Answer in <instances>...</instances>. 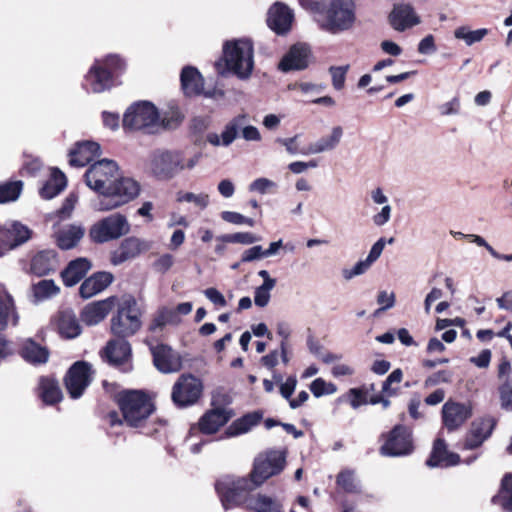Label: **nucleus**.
I'll list each match as a JSON object with an SVG mask.
<instances>
[{
    "mask_svg": "<svg viewBox=\"0 0 512 512\" xmlns=\"http://www.w3.org/2000/svg\"><path fill=\"white\" fill-rule=\"evenodd\" d=\"M353 0H323V6L315 16L318 27L330 34H339L351 29L355 22Z\"/></svg>",
    "mask_w": 512,
    "mask_h": 512,
    "instance_id": "obj_1",
    "label": "nucleus"
},
{
    "mask_svg": "<svg viewBox=\"0 0 512 512\" xmlns=\"http://www.w3.org/2000/svg\"><path fill=\"white\" fill-rule=\"evenodd\" d=\"M223 60L229 72L240 79H248L254 67V49L249 39L227 41L223 46Z\"/></svg>",
    "mask_w": 512,
    "mask_h": 512,
    "instance_id": "obj_2",
    "label": "nucleus"
},
{
    "mask_svg": "<svg viewBox=\"0 0 512 512\" xmlns=\"http://www.w3.org/2000/svg\"><path fill=\"white\" fill-rule=\"evenodd\" d=\"M173 125L164 118L160 120L157 108L150 102L142 101L130 106L123 117V127L129 130H141L151 134L161 127Z\"/></svg>",
    "mask_w": 512,
    "mask_h": 512,
    "instance_id": "obj_3",
    "label": "nucleus"
},
{
    "mask_svg": "<svg viewBox=\"0 0 512 512\" xmlns=\"http://www.w3.org/2000/svg\"><path fill=\"white\" fill-rule=\"evenodd\" d=\"M250 476L234 477L224 476L216 484L217 493L225 510L234 506L247 507V501L252 496L249 493L259 487Z\"/></svg>",
    "mask_w": 512,
    "mask_h": 512,
    "instance_id": "obj_4",
    "label": "nucleus"
},
{
    "mask_svg": "<svg viewBox=\"0 0 512 512\" xmlns=\"http://www.w3.org/2000/svg\"><path fill=\"white\" fill-rule=\"evenodd\" d=\"M124 422L130 427L142 426L154 412L152 400L142 391H125L119 397Z\"/></svg>",
    "mask_w": 512,
    "mask_h": 512,
    "instance_id": "obj_5",
    "label": "nucleus"
},
{
    "mask_svg": "<svg viewBox=\"0 0 512 512\" xmlns=\"http://www.w3.org/2000/svg\"><path fill=\"white\" fill-rule=\"evenodd\" d=\"M240 133L246 141L261 140L258 128L248 124L247 115L240 114L225 124L221 134L209 132L206 135V141L214 147H228L238 138Z\"/></svg>",
    "mask_w": 512,
    "mask_h": 512,
    "instance_id": "obj_6",
    "label": "nucleus"
},
{
    "mask_svg": "<svg viewBox=\"0 0 512 512\" xmlns=\"http://www.w3.org/2000/svg\"><path fill=\"white\" fill-rule=\"evenodd\" d=\"M109 191L104 197H97L92 202L94 210L105 212L114 210L138 196L140 186L138 182L129 177H122L119 173V178L110 187Z\"/></svg>",
    "mask_w": 512,
    "mask_h": 512,
    "instance_id": "obj_7",
    "label": "nucleus"
},
{
    "mask_svg": "<svg viewBox=\"0 0 512 512\" xmlns=\"http://www.w3.org/2000/svg\"><path fill=\"white\" fill-rule=\"evenodd\" d=\"M140 316L136 299L132 296L123 297L116 314L110 320L112 334L122 339L133 336L141 328Z\"/></svg>",
    "mask_w": 512,
    "mask_h": 512,
    "instance_id": "obj_8",
    "label": "nucleus"
},
{
    "mask_svg": "<svg viewBox=\"0 0 512 512\" xmlns=\"http://www.w3.org/2000/svg\"><path fill=\"white\" fill-rule=\"evenodd\" d=\"M131 230L127 217L121 213L110 214L95 222L89 230V237L94 243L103 244L118 240Z\"/></svg>",
    "mask_w": 512,
    "mask_h": 512,
    "instance_id": "obj_9",
    "label": "nucleus"
},
{
    "mask_svg": "<svg viewBox=\"0 0 512 512\" xmlns=\"http://www.w3.org/2000/svg\"><path fill=\"white\" fill-rule=\"evenodd\" d=\"M119 167L116 162L102 159L93 163L86 171L84 177L87 186L104 197L115 179L119 178Z\"/></svg>",
    "mask_w": 512,
    "mask_h": 512,
    "instance_id": "obj_10",
    "label": "nucleus"
},
{
    "mask_svg": "<svg viewBox=\"0 0 512 512\" xmlns=\"http://www.w3.org/2000/svg\"><path fill=\"white\" fill-rule=\"evenodd\" d=\"M286 453L280 450H270L259 455L254 460L253 469L249 476L256 485H262L267 479L278 475L285 467Z\"/></svg>",
    "mask_w": 512,
    "mask_h": 512,
    "instance_id": "obj_11",
    "label": "nucleus"
},
{
    "mask_svg": "<svg viewBox=\"0 0 512 512\" xmlns=\"http://www.w3.org/2000/svg\"><path fill=\"white\" fill-rule=\"evenodd\" d=\"M150 169L159 178H172L185 169L184 155L180 151H156L151 156Z\"/></svg>",
    "mask_w": 512,
    "mask_h": 512,
    "instance_id": "obj_12",
    "label": "nucleus"
},
{
    "mask_svg": "<svg viewBox=\"0 0 512 512\" xmlns=\"http://www.w3.org/2000/svg\"><path fill=\"white\" fill-rule=\"evenodd\" d=\"M202 390L200 379L191 374L181 375L173 385L171 398L176 406L188 407L198 401Z\"/></svg>",
    "mask_w": 512,
    "mask_h": 512,
    "instance_id": "obj_13",
    "label": "nucleus"
},
{
    "mask_svg": "<svg viewBox=\"0 0 512 512\" xmlns=\"http://www.w3.org/2000/svg\"><path fill=\"white\" fill-rule=\"evenodd\" d=\"M92 366L84 361L74 363L65 377V385L71 398L81 397L93 377Z\"/></svg>",
    "mask_w": 512,
    "mask_h": 512,
    "instance_id": "obj_14",
    "label": "nucleus"
},
{
    "mask_svg": "<svg viewBox=\"0 0 512 512\" xmlns=\"http://www.w3.org/2000/svg\"><path fill=\"white\" fill-rule=\"evenodd\" d=\"M413 450L411 432L403 426H395L389 433L380 452L384 456L398 457L408 455Z\"/></svg>",
    "mask_w": 512,
    "mask_h": 512,
    "instance_id": "obj_15",
    "label": "nucleus"
},
{
    "mask_svg": "<svg viewBox=\"0 0 512 512\" xmlns=\"http://www.w3.org/2000/svg\"><path fill=\"white\" fill-rule=\"evenodd\" d=\"M31 232L20 222L10 221L0 228V256L29 240Z\"/></svg>",
    "mask_w": 512,
    "mask_h": 512,
    "instance_id": "obj_16",
    "label": "nucleus"
},
{
    "mask_svg": "<svg viewBox=\"0 0 512 512\" xmlns=\"http://www.w3.org/2000/svg\"><path fill=\"white\" fill-rule=\"evenodd\" d=\"M472 416V406L449 400L442 406V421L445 428L454 431Z\"/></svg>",
    "mask_w": 512,
    "mask_h": 512,
    "instance_id": "obj_17",
    "label": "nucleus"
},
{
    "mask_svg": "<svg viewBox=\"0 0 512 512\" xmlns=\"http://www.w3.org/2000/svg\"><path fill=\"white\" fill-rule=\"evenodd\" d=\"M153 356L155 367L162 373L176 372L181 368V359L169 346L164 344L153 345L147 340Z\"/></svg>",
    "mask_w": 512,
    "mask_h": 512,
    "instance_id": "obj_18",
    "label": "nucleus"
},
{
    "mask_svg": "<svg viewBox=\"0 0 512 512\" xmlns=\"http://www.w3.org/2000/svg\"><path fill=\"white\" fill-rule=\"evenodd\" d=\"M496 425L492 417H484L472 422L470 432L464 442L465 449H475L490 437Z\"/></svg>",
    "mask_w": 512,
    "mask_h": 512,
    "instance_id": "obj_19",
    "label": "nucleus"
},
{
    "mask_svg": "<svg viewBox=\"0 0 512 512\" xmlns=\"http://www.w3.org/2000/svg\"><path fill=\"white\" fill-rule=\"evenodd\" d=\"M148 249L149 245L144 240L137 237H128L121 242L117 250L112 252L110 260L116 266L139 256Z\"/></svg>",
    "mask_w": 512,
    "mask_h": 512,
    "instance_id": "obj_20",
    "label": "nucleus"
},
{
    "mask_svg": "<svg viewBox=\"0 0 512 512\" xmlns=\"http://www.w3.org/2000/svg\"><path fill=\"white\" fill-rule=\"evenodd\" d=\"M116 297H108L86 305L81 312V320L88 326H94L103 321L115 306Z\"/></svg>",
    "mask_w": 512,
    "mask_h": 512,
    "instance_id": "obj_21",
    "label": "nucleus"
},
{
    "mask_svg": "<svg viewBox=\"0 0 512 512\" xmlns=\"http://www.w3.org/2000/svg\"><path fill=\"white\" fill-rule=\"evenodd\" d=\"M113 84L111 73L105 70L102 62L96 60L85 76V87L93 93H101L109 89Z\"/></svg>",
    "mask_w": 512,
    "mask_h": 512,
    "instance_id": "obj_22",
    "label": "nucleus"
},
{
    "mask_svg": "<svg viewBox=\"0 0 512 512\" xmlns=\"http://www.w3.org/2000/svg\"><path fill=\"white\" fill-rule=\"evenodd\" d=\"M309 56L310 49L306 44L293 45L282 58L279 68L284 72L305 69L308 66Z\"/></svg>",
    "mask_w": 512,
    "mask_h": 512,
    "instance_id": "obj_23",
    "label": "nucleus"
},
{
    "mask_svg": "<svg viewBox=\"0 0 512 512\" xmlns=\"http://www.w3.org/2000/svg\"><path fill=\"white\" fill-rule=\"evenodd\" d=\"M343 134L344 130L341 126H333L328 135L323 136L314 143L308 145L303 151H301V154L314 155L333 151L340 144Z\"/></svg>",
    "mask_w": 512,
    "mask_h": 512,
    "instance_id": "obj_24",
    "label": "nucleus"
},
{
    "mask_svg": "<svg viewBox=\"0 0 512 512\" xmlns=\"http://www.w3.org/2000/svg\"><path fill=\"white\" fill-rule=\"evenodd\" d=\"M460 462L458 454L447 450L445 441L441 438L435 440L430 457L426 461L427 466L433 467H450Z\"/></svg>",
    "mask_w": 512,
    "mask_h": 512,
    "instance_id": "obj_25",
    "label": "nucleus"
},
{
    "mask_svg": "<svg viewBox=\"0 0 512 512\" xmlns=\"http://www.w3.org/2000/svg\"><path fill=\"white\" fill-rule=\"evenodd\" d=\"M293 20L292 11L282 3H275L268 12V26L276 33H285L290 29Z\"/></svg>",
    "mask_w": 512,
    "mask_h": 512,
    "instance_id": "obj_26",
    "label": "nucleus"
},
{
    "mask_svg": "<svg viewBox=\"0 0 512 512\" xmlns=\"http://www.w3.org/2000/svg\"><path fill=\"white\" fill-rule=\"evenodd\" d=\"M100 154V146L93 141H84L76 144L69 152V163L74 167H83Z\"/></svg>",
    "mask_w": 512,
    "mask_h": 512,
    "instance_id": "obj_27",
    "label": "nucleus"
},
{
    "mask_svg": "<svg viewBox=\"0 0 512 512\" xmlns=\"http://www.w3.org/2000/svg\"><path fill=\"white\" fill-rule=\"evenodd\" d=\"M114 280L110 272H97L87 278L80 286L79 293L84 299H89L105 290Z\"/></svg>",
    "mask_w": 512,
    "mask_h": 512,
    "instance_id": "obj_28",
    "label": "nucleus"
},
{
    "mask_svg": "<svg viewBox=\"0 0 512 512\" xmlns=\"http://www.w3.org/2000/svg\"><path fill=\"white\" fill-rule=\"evenodd\" d=\"M107 361L114 366L127 365L131 357V347L127 340H110L105 347Z\"/></svg>",
    "mask_w": 512,
    "mask_h": 512,
    "instance_id": "obj_29",
    "label": "nucleus"
},
{
    "mask_svg": "<svg viewBox=\"0 0 512 512\" xmlns=\"http://www.w3.org/2000/svg\"><path fill=\"white\" fill-rule=\"evenodd\" d=\"M392 27L397 31L419 24L420 19L410 5L401 4L394 7L389 16Z\"/></svg>",
    "mask_w": 512,
    "mask_h": 512,
    "instance_id": "obj_30",
    "label": "nucleus"
},
{
    "mask_svg": "<svg viewBox=\"0 0 512 512\" xmlns=\"http://www.w3.org/2000/svg\"><path fill=\"white\" fill-rule=\"evenodd\" d=\"M231 418V413L223 408H217L205 413L199 421V429L205 434H213L224 426Z\"/></svg>",
    "mask_w": 512,
    "mask_h": 512,
    "instance_id": "obj_31",
    "label": "nucleus"
},
{
    "mask_svg": "<svg viewBox=\"0 0 512 512\" xmlns=\"http://www.w3.org/2000/svg\"><path fill=\"white\" fill-rule=\"evenodd\" d=\"M58 267V258L54 250H42L31 260L30 271L37 276H44Z\"/></svg>",
    "mask_w": 512,
    "mask_h": 512,
    "instance_id": "obj_32",
    "label": "nucleus"
},
{
    "mask_svg": "<svg viewBox=\"0 0 512 512\" xmlns=\"http://www.w3.org/2000/svg\"><path fill=\"white\" fill-rule=\"evenodd\" d=\"M91 267V261L87 258L81 257L72 260L61 273L64 284L68 287L76 285L85 277Z\"/></svg>",
    "mask_w": 512,
    "mask_h": 512,
    "instance_id": "obj_33",
    "label": "nucleus"
},
{
    "mask_svg": "<svg viewBox=\"0 0 512 512\" xmlns=\"http://www.w3.org/2000/svg\"><path fill=\"white\" fill-rule=\"evenodd\" d=\"M180 78L185 95L195 96L203 92L204 80L196 68L191 66L184 67Z\"/></svg>",
    "mask_w": 512,
    "mask_h": 512,
    "instance_id": "obj_34",
    "label": "nucleus"
},
{
    "mask_svg": "<svg viewBox=\"0 0 512 512\" xmlns=\"http://www.w3.org/2000/svg\"><path fill=\"white\" fill-rule=\"evenodd\" d=\"M370 197L374 204L382 205L381 210L372 217L373 224L377 227H382L390 221L392 207L388 203V197L380 187L372 189Z\"/></svg>",
    "mask_w": 512,
    "mask_h": 512,
    "instance_id": "obj_35",
    "label": "nucleus"
},
{
    "mask_svg": "<svg viewBox=\"0 0 512 512\" xmlns=\"http://www.w3.org/2000/svg\"><path fill=\"white\" fill-rule=\"evenodd\" d=\"M247 509L253 512H283L281 501L266 494L257 493L247 501Z\"/></svg>",
    "mask_w": 512,
    "mask_h": 512,
    "instance_id": "obj_36",
    "label": "nucleus"
},
{
    "mask_svg": "<svg viewBox=\"0 0 512 512\" xmlns=\"http://www.w3.org/2000/svg\"><path fill=\"white\" fill-rule=\"evenodd\" d=\"M18 315L12 296L0 286V330H4L9 323L16 325Z\"/></svg>",
    "mask_w": 512,
    "mask_h": 512,
    "instance_id": "obj_37",
    "label": "nucleus"
},
{
    "mask_svg": "<svg viewBox=\"0 0 512 512\" xmlns=\"http://www.w3.org/2000/svg\"><path fill=\"white\" fill-rule=\"evenodd\" d=\"M20 354L27 362L32 364L46 363L49 357L48 350L30 338L23 341Z\"/></svg>",
    "mask_w": 512,
    "mask_h": 512,
    "instance_id": "obj_38",
    "label": "nucleus"
},
{
    "mask_svg": "<svg viewBox=\"0 0 512 512\" xmlns=\"http://www.w3.org/2000/svg\"><path fill=\"white\" fill-rule=\"evenodd\" d=\"M57 327L61 336L72 339L80 335L81 327L72 311H62L58 315Z\"/></svg>",
    "mask_w": 512,
    "mask_h": 512,
    "instance_id": "obj_39",
    "label": "nucleus"
},
{
    "mask_svg": "<svg viewBox=\"0 0 512 512\" xmlns=\"http://www.w3.org/2000/svg\"><path fill=\"white\" fill-rule=\"evenodd\" d=\"M262 419L260 412H252L236 419L227 428L226 433L230 437L238 436L249 432L254 426H256Z\"/></svg>",
    "mask_w": 512,
    "mask_h": 512,
    "instance_id": "obj_40",
    "label": "nucleus"
},
{
    "mask_svg": "<svg viewBox=\"0 0 512 512\" xmlns=\"http://www.w3.org/2000/svg\"><path fill=\"white\" fill-rule=\"evenodd\" d=\"M67 179L64 173L59 169L54 168L51 171L49 180L44 184L40 190V195L44 199H52L65 189Z\"/></svg>",
    "mask_w": 512,
    "mask_h": 512,
    "instance_id": "obj_41",
    "label": "nucleus"
},
{
    "mask_svg": "<svg viewBox=\"0 0 512 512\" xmlns=\"http://www.w3.org/2000/svg\"><path fill=\"white\" fill-rule=\"evenodd\" d=\"M84 236V229L81 226L71 225L58 231L56 241L63 250L75 247Z\"/></svg>",
    "mask_w": 512,
    "mask_h": 512,
    "instance_id": "obj_42",
    "label": "nucleus"
},
{
    "mask_svg": "<svg viewBox=\"0 0 512 512\" xmlns=\"http://www.w3.org/2000/svg\"><path fill=\"white\" fill-rule=\"evenodd\" d=\"M40 397L46 404H54L62 399L58 383L51 378H41L39 383Z\"/></svg>",
    "mask_w": 512,
    "mask_h": 512,
    "instance_id": "obj_43",
    "label": "nucleus"
},
{
    "mask_svg": "<svg viewBox=\"0 0 512 512\" xmlns=\"http://www.w3.org/2000/svg\"><path fill=\"white\" fill-rule=\"evenodd\" d=\"M503 511L512 512V474L504 477L499 493L492 499Z\"/></svg>",
    "mask_w": 512,
    "mask_h": 512,
    "instance_id": "obj_44",
    "label": "nucleus"
},
{
    "mask_svg": "<svg viewBox=\"0 0 512 512\" xmlns=\"http://www.w3.org/2000/svg\"><path fill=\"white\" fill-rule=\"evenodd\" d=\"M489 33L486 28L471 30L468 26H459L454 30V37L462 40L467 46L481 42Z\"/></svg>",
    "mask_w": 512,
    "mask_h": 512,
    "instance_id": "obj_45",
    "label": "nucleus"
},
{
    "mask_svg": "<svg viewBox=\"0 0 512 512\" xmlns=\"http://www.w3.org/2000/svg\"><path fill=\"white\" fill-rule=\"evenodd\" d=\"M337 484L348 493H358L361 491L360 482L353 470L345 469L341 471L337 476Z\"/></svg>",
    "mask_w": 512,
    "mask_h": 512,
    "instance_id": "obj_46",
    "label": "nucleus"
},
{
    "mask_svg": "<svg viewBox=\"0 0 512 512\" xmlns=\"http://www.w3.org/2000/svg\"><path fill=\"white\" fill-rule=\"evenodd\" d=\"M21 190V181L0 183V203H7L17 200L20 196Z\"/></svg>",
    "mask_w": 512,
    "mask_h": 512,
    "instance_id": "obj_47",
    "label": "nucleus"
},
{
    "mask_svg": "<svg viewBox=\"0 0 512 512\" xmlns=\"http://www.w3.org/2000/svg\"><path fill=\"white\" fill-rule=\"evenodd\" d=\"M59 288L53 280H41L33 286V293L37 300H44L56 295Z\"/></svg>",
    "mask_w": 512,
    "mask_h": 512,
    "instance_id": "obj_48",
    "label": "nucleus"
},
{
    "mask_svg": "<svg viewBox=\"0 0 512 512\" xmlns=\"http://www.w3.org/2000/svg\"><path fill=\"white\" fill-rule=\"evenodd\" d=\"M310 391L316 397L331 395L337 391V387L332 382H327L323 378H316L310 384Z\"/></svg>",
    "mask_w": 512,
    "mask_h": 512,
    "instance_id": "obj_49",
    "label": "nucleus"
},
{
    "mask_svg": "<svg viewBox=\"0 0 512 512\" xmlns=\"http://www.w3.org/2000/svg\"><path fill=\"white\" fill-rule=\"evenodd\" d=\"M177 200L179 202L193 203L196 207L200 209H205L210 202L209 195L207 193L195 194L192 192L180 193L178 195Z\"/></svg>",
    "mask_w": 512,
    "mask_h": 512,
    "instance_id": "obj_50",
    "label": "nucleus"
},
{
    "mask_svg": "<svg viewBox=\"0 0 512 512\" xmlns=\"http://www.w3.org/2000/svg\"><path fill=\"white\" fill-rule=\"evenodd\" d=\"M224 242L227 243H239L243 245H251L260 241V237L250 232H237L233 234H227L221 237Z\"/></svg>",
    "mask_w": 512,
    "mask_h": 512,
    "instance_id": "obj_51",
    "label": "nucleus"
},
{
    "mask_svg": "<svg viewBox=\"0 0 512 512\" xmlns=\"http://www.w3.org/2000/svg\"><path fill=\"white\" fill-rule=\"evenodd\" d=\"M100 62L104 69L111 73L112 79L114 74L122 72L126 67L125 61L118 55H109Z\"/></svg>",
    "mask_w": 512,
    "mask_h": 512,
    "instance_id": "obj_52",
    "label": "nucleus"
},
{
    "mask_svg": "<svg viewBox=\"0 0 512 512\" xmlns=\"http://www.w3.org/2000/svg\"><path fill=\"white\" fill-rule=\"evenodd\" d=\"M500 406L503 410L512 412V383L505 381L499 387Z\"/></svg>",
    "mask_w": 512,
    "mask_h": 512,
    "instance_id": "obj_53",
    "label": "nucleus"
},
{
    "mask_svg": "<svg viewBox=\"0 0 512 512\" xmlns=\"http://www.w3.org/2000/svg\"><path fill=\"white\" fill-rule=\"evenodd\" d=\"M348 69V65L330 67L329 72L332 77V85L336 90H341L344 87Z\"/></svg>",
    "mask_w": 512,
    "mask_h": 512,
    "instance_id": "obj_54",
    "label": "nucleus"
},
{
    "mask_svg": "<svg viewBox=\"0 0 512 512\" xmlns=\"http://www.w3.org/2000/svg\"><path fill=\"white\" fill-rule=\"evenodd\" d=\"M403 372L401 369H395L392 373L386 378V380L382 384V392L387 396H392L396 394V389L392 387L393 384H399L402 381Z\"/></svg>",
    "mask_w": 512,
    "mask_h": 512,
    "instance_id": "obj_55",
    "label": "nucleus"
},
{
    "mask_svg": "<svg viewBox=\"0 0 512 512\" xmlns=\"http://www.w3.org/2000/svg\"><path fill=\"white\" fill-rule=\"evenodd\" d=\"M221 218L225 222L235 224V225H248L250 227H253L255 222L252 218H248L238 212L233 211H223L221 213Z\"/></svg>",
    "mask_w": 512,
    "mask_h": 512,
    "instance_id": "obj_56",
    "label": "nucleus"
},
{
    "mask_svg": "<svg viewBox=\"0 0 512 512\" xmlns=\"http://www.w3.org/2000/svg\"><path fill=\"white\" fill-rule=\"evenodd\" d=\"M175 263V258L169 253L161 254L152 264L157 273H167Z\"/></svg>",
    "mask_w": 512,
    "mask_h": 512,
    "instance_id": "obj_57",
    "label": "nucleus"
},
{
    "mask_svg": "<svg viewBox=\"0 0 512 512\" xmlns=\"http://www.w3.org/2000/svg\"><path fill=\"white\" fill-rule=\"evenodd\" d=\"M274 289V286H264L260 285L255 289L254 292V303L258 307H266L269 304L271 295V290Z\"/></svg>",
    "mask_w": 512,
    "mask_h": 512,
    "instance_id": "obj_58",
    "label": "nucleus"
},
{
    "mask_svg": "<svg viewBox=\"0 0 512 512\" xmlns=\"http://www.w3.org/2000/svg\"><path fill=\"white\" fill-rule=\"evenodd\" d=\"M274 188H276V183L264 177L255 179L249 185V190L251 192H257L260 194H266Z\"/></svg>",
    "mask_w": 512,
    "mask_h": 512,
    "instance_id": "obj_59",
    "label": "nucleus"
},
{
    "mask_svg": "<svg viewBox=\"0 0 512 512\" xmlns=\"http://www.w3.org/2000/svg\"><path fill=\"white\" fill-rule=\"evenodd\" d=\"M372 263H370L367 259L358 261L351 269H344L342 271L343 277L346 280H351L352 278L364 274L370 267Z\"/></svg>",
    "mask_w": 512,
    "mask_h": 512,
    "instance_id": "obj_60",
    "label": "nucleus"
},
{
    "mask_svg": "<svg viewBox=\"0 0 512 512\" xmlns=\"http://www.w3.org/2000/svg\"><path fill=\"white\" fill-rule=\"evenodd\" d=\"M377 303L380 307L375 311V314L386 311L395 305V294L388 291H380L377 295Z\"/></svg>",
    "mask_w": 512,
    "mask_h": 512,
    "instance_id": "obj_61",
    "label": "nucleus"
},
{
    "mask_svg": "<svg viewBox=\"0 0 512 512\" xmlns=\"http://www.w3.org/2000/svg\"><path fill=\"white\" fill-rule=\"evenodd\" d=\"M394 242V238L391 237L389 238L388 240H386L385 238H379L371 247L370 251H369V254L368 256L366 257V259L370 262V263H374L382 254L383 252V249L385 247L386 244H392Z\"/></svg>",
    "mask_w": 512,
    "mask_h": 512,
    "instance_id": "obj_62",
    "label": "nucleus"
},
{
    "mask_svg": "<svg viewBox=\"0 0 512 512\" xmlns=\"http://www.w3.org/2000/svg\"><path fill=\"white\" fill-rule=\"evenodd\" d=\"M438 109L442 116L457 115L460 112V99L453 97L450 101L441 104Z\"/></svg>",
    "mask_w": 512,
    "mask_h": 512,
    "instance_id": "obj_63",
    "label": "nucleus"
},
{
    "mask_svg": "<svg viewBox=\"0 0 512 512\" xmlns=\"http://www.w3.org/2000/svg\"><path fill=\"white\" fill-rule=\"evenodd\" d=\"M297 386V379L295 376H289L285 382L281 383L280 385V394L281 396L288 400L292 399L291 396L293 395L295 389Z\"/></svg>",
    "mask_w": 512,
    "mask_h": 512,
    "instance_id": "obj_64",
    "label": "nucleus"
}]
</instances>
